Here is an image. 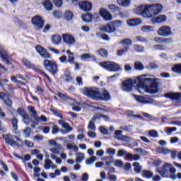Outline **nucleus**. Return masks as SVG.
<instances>
[{
	"instance_id": "f257e3e1",
	"label": "nucleus",
	"mask_w": 181,
	"mask_h": 181,
	"mask_svg": "<svg viewBox=\"0 0 181 181\" xmlns=\"http://www.w3.org/2000/svg\"><path fill=\"white\" fill-rule=\"evenodd\" d=\"M135 83H137L138 91L141 94L148 93V94H156L158 93V84L159 78L153 75H143L139 76Z\"/></svg>"
},
{
	"instance_id": "f03ea898",
	"label": "nucleus",
	"mask_w": 181,
	"mask_h": 181,
	"mask_svg": "<svg viewBox=\"0 0 181 181\" xmlns=\"http://www.w3.org/2000/svg\"><path fill=\"white\" fill-rule=\"evenodd\" d=\"M156 172L158 173H160V176L162 177H169V173L170 174V177L173 180H176V175H175L176 173V168H174L173 165L165 163L161 169L158 168L156 169Z\"/></svg>"
},
{
	"instance_id": "7ed1b4c3",
	"label": "nucleus",
	"mask_w": 181,
	"mask_h": 181,
	"mask_svg": "<svg viewBox=\"0 0 181 181\" xmlns=\"http://www.w3.org/2000/svg\"><path fill=\"white\" fill-rule=\"evenodd\" d=\"M3 139L5 143L9 146H23V141L21 138L16 135H13L11 133H7L2 135Z\"/></svg>"
},
{
	"instance_id": "20e7f679",
	"label": "nucleus",
	"mask_w": 181,
	"mask_h": 181,
	"mask_svg": "<svg viewBox=\"0 0 181 181\" xmlns=\"http://www.w3.org/2000/svg\"><path fill=\"white\" fill-rule=\"evenodd\" d=\"M82 93L92 100H98L100 98V88H85Z\"/></svg>"
},
{
	"instance_id": "39448f33",
	"label": "nucleus",
	"mask_w": 181,
	"mask_h": 181,
	"mask_svg": "<svg viewBox=\"0 0 181 181\" xmlns=\"http://www.w3.org/2000/svg\"><path fill=\"white\" fill-rule=\"evenodd\" d=\"M136 15L139 16H143L144 18H151V14H149V5L141 4L136 7L134 10Z\"/></svg>"
},
{
	"instance_id": "423d86ee",
	"label": "nucleus",
	"mask_w": 181,
	"mask_h": 181,
	"mask_svg": "<svg viewBox=\"0 0 181 181\" xmlns=\"http://www.w3.org/2000/svg\"><path fill=\"white\" fill-rule=\"evenodd\" d=\"M157 33L158 36H161L162 37H169V36H172L173 35L172 28L168 25L160 27L157 31Z\"/></svg>"
},
{
	"instance_id": "0eeeda50",
	"label": "nucleus",
	"mask_w": 181,
	"mask_h": 181,
	"mask_svg": "<svg viewBox=\"0 0 181 181\" xmlns=\"http://www.w3.org/2000/svg\"><path fill=\"white\" fill-rule=\"evenodd\" d=\"M31 22L37 30H40L45 25V21L40 16H35L32 18Z\"/></svg>"
},
{
	"instance_id": "6e6552de",
	"label": "nucleus",
	"mask_w": 181,
	"mask_h": 181,
	"mask_svg": "<svg viewBox=\"0 0 181 181\" xmlns=\"http://www.w3.org/2000/svg\"><path fill=\"white\" fill-rule=\"evenodd\" d=\"M162 4H160L148 5L149 15H151V18H152L153 15H159V13L162 12Z\"/></svg>"
},
{
	"instance_id": "1a4fd4ad",
	"label": "nucleus",
	"mask_w": 181,
	"mask_h": 181,
	"mask_svg": "<svg viewBox=\"0 0 181 181\" xmlns=\"http://www.w3.org/2000/svg\"><path fill=\"white\" fill-rule=\"evenodd\" d=\"M135 100L140 104H153L155 100L149 97L134 95Z\"/></svg>"
},
{
	"instance_id": "9d476101",
	"label": "nucleus",
	"mask_w": 181,
	"mask_h": 181,
	"mask_svg": "<svg viewBox=\"0 0 181 181\" xmlns=\"http://www.w3.org/2000/svg\"><path fill=\"white\" fill-rule=\"evenodd\" d=\"M164 97H165V98H170V100L175 101V103H180L181 101V93L170 92L165 93Z\"/></svg>"
},
{
	"instance_id": "9b49d317",
	"label": "nucleus",
	"mask_w": 181,
	"mask_h": 181,
	"mask_svg": "<svg viewBox=\"0 0 181 181\" xmlns=\"http://www.w3.org/2000/svg\"><path fill=\"white\" fill-rule=\"evenodd\" d=\"M17 112L22 117V121L25 125L30 124V117H29V115L23 109L18 108Z\"/></svg>"
},
{
	"instance_id": "f8f14e48",
	"label": "nucleus",
	"mask_w": 181,
	"mask_h": 181,
	"mask_svg": "<svg viewBox=\"0 0 181 181\" xmlns=\"http://www.w3.org/2000/svg\"><path fill=\"white\" fill-rule=\"evenodd\" d=\"M62 39L64 43L69 46H73V45L76 44V39L71 34H62Z\"/></svg>"
},
{
	"instance_id": "ddd939ff",
	"label": "nucleus",
	"mask_w": 181,
	"mask_h": 181,
	"mask_svg": "<svg viewBox=\"0 0 181 181\" xmlns=\"http://www.w3.org/2000/svg\"><path fill=\"white\" fill-rule=\"evenodd\" d=\"M101 118H105V117L100 114L95 115L93 117L92 120L89 122L88 129H89V131H95V125L94 124V121H97V119H101Z\"/></svg>"
},
{
	"instance_id": "4468645a",
	"label": "nucleus",
	"mask_w": 181,
	"mask_h": 181,
	"mask_svg": "<svg viewBox=\"0 0 181 181\" xmlns=\"http://www.w3.org/2000/svg\"><path fill=\"white\" fill-rule=\"evenodd\" d=\"M99 65L103 69H121V66L118 64L110 61L100 62Z\"/></svg>"
},
{
	"instance_id": "2eb2a0df",
	"label": "nucleus",
	"mask_w": 181,
	"mask_h": 181,
	"mask_svg": "<svg viewBox=\"0 0 181 181\" xmlns=\"http://www.w3.org/2000/svg\"><path fill=\"white\" fill-rule=\"evenodd\" d=\"M0 56L4 63H6V64H11V55L8 54V51H6L5 48L0 49Z\"/></svg>"
},
{
	"instance_id": "dca6fc26",
	"label": "nucleus",
	"mask_w": 181,
	"mask_h": 181,
	"mask_svg": "<svg viewBox=\"0 0 181 181\" xmlns=\"http://www.w3.org/2000/svg\"><path fill=\"white\" fill-rule=\"evenodd\" d=\"M79 8L84 12H90L93 8V4L88 1H80Z\"/></svg>"
},
{
	"instance_id": "f3484780",
	"label": "nucleus",
	"mask_w": 181,
	"mask_h": 181,
	"mask_svg": "<svg viewBox=\"0 0 181 181\" xmlns=\"http://www.w3.org/2000/svg\"><path fill=\"white\" fill-rule=\"evenodd\" d=\"M100 30H102V32H106L107 33H114L117 31V28L115 26H114V25L110 23L105 25H102L100 27Z\"/></svg>"
},
{
	"instance_id": "a211bd4d",
	"label": "nucleus",
	"mask_w": 181,
	"mask_h": 181,
	"mask_svg": "<svg viewBox=\"0 0 181 181\" xmlns=\"http://www.w3.org/2000/svg\"><path fill=\"white\" fill-rule=\"evenodd\" d=\"M100 15L105 21H112V15H111V13L108 10L104 8L100 9Z\"/></svg>"
},
{
	"instance_id": "6ab92c4d",
	"label": "nucleus",
	"mask_w": 181,
	"mask_h": 181,
	"mask_svg": "<svg viewBox=\"0 0 181 181\" xmlns=\"http://www.w3.org/2000/svg\"><path fill=\"white\" fill-rule=\"evenodd\" d=\"M50 156L52 157V155H60L62 152H64V148H63V146L62 144L57 145L55 147H52L49 148Z\"/></svg>"
},
{
	"instance_id": "aec40b11",
	"label": "nucleus",
	"mask_w": 181,
	"mask_h": 181,
	"mask_svg": "<svg viewBox=\"0 0 181 181\" xmlns=\"http://www.w3.org/2000/svg\"><path fill=\"white\" fill-rule=\"evenodd\" d=\"M35 49L37 53H39V54L41 56V57H43L44 59H50V57H52V55H50L49 52H47V50H46L43 47L40 46H37Z\"/></svg>"
},
{
	"instance_id": "412c9836",
	"label": "nucleus",
	"mask_w": 181,
	"mask_h": 181,
	"mask_svg": "<svg viewBox=\"0 0 181 181\" xmlns=\"http://www.w3.org/2000/svg\"><path fill=\"white\" fill-rule=\"evenodd\" d=\"M122 90L123 91H131L132 90V79L124 81L122 83Z\"/></svg>"
},
{
	"instance_id": "4be33fe9",
	"label": "nucleus",
	"mask_w": 181,
	"mask_h": 181,
	"mask_svg": "<svg viewBox=\"0 0 181 181\" xmlns=\"http://www.w3.org/2000/svg\"><path fill=\"white\" fill-rule=\"evenodd\" d=\"M0 100H3L4 104L7 107H12V100L9 98V95L4 92H0Z\"/></svg>"
},
{
	"instance_id": "5701e85b",
	"label": "nucleus",
	"mask_w": 181,
	"mask_h": 181,
	"mask_svg": "<svg viewBox=\"0 0 181 181\" xmlns=\"http://www.w3.org/2000/svg\"><path fill=\"white\" fill-rule=\"evenodd\" d=\"M44 168L47 170H49V169H57V165H54L52 160L47 158L44 162Z\"/></svg>"
},
{
	"instance_id": "b1692460",
	"label": "nucleus",
	"mask_w": 181,
	"mask_h": 181,
	"mask_svg": "<svg viewBox=\"0 0 181 181\" xmlns=\"http://www.w3.org/2000/svg\"><path fill=\"white\" fill-rule=\"evenodd\" d=\"M141 23L142 20H141V18H133L127 20V24L132 28H133L134 26H138L139 25H141Z\"/></svg>"
},
{
	"instance_id": "393cba45",
	"label": "nucleus",
	"mask_w": 181,
	"mask_h": 181,
	"mask_svg": "<svg viewBox=\"0 0 181 181\" xmlns=\"http://www.w3.org/2000/svg\"><path fill=\"white\" fill-rule=\"evenodd\" d=\"M58 124L61 125L64 129H66V132L63 131L62 134H66V132H70V131H73V128L70 127L69 123L66 122L64 120H59Z\"/></svg>"
},
{
	"instance_id": "a878e982",
	"label": "nucleus",
	"mask_w": 181,
	"mask_h": 181,
	"mask_svg": "<svg viewBox=\"0 0 181 181\" xmlns=\"http://www.w3.org/2000/svg\"><path fill=\"white\" fill-rule=\"evenodd\" d=\"M98 100H102L103 101H110L111 100V95L107 90H104L102 93H99Z\"/></svg>"
},
{
	"instance_id": "bb28decb",
	"label": "nucleus",
	"mask_w": 181,
	"mask_h": 181,
	"mask_svg": "<svg viewBox=\"0 0 181 181\" xmlns=\"http://www.w3.org/2000/svg\"><path fill=\"white\" fill-rule=\"evenodd\" d=\"M44 66L47 69H57V64H56L54 61H49V59H46L44 61Z\"/></svg>"
},
{
	"instance_id": "cd10ccee",
	"label": "nucleus",
	"mask_w": 181,
	"mask_h": 181,
	"mask_svg": "<svg viewBox=\"0 0 181 181\" xmlns=\"http://www.w3.org/2000/svg\"><path fill=\"white\" fill-rule=\"evenodd\" d=\"M152 22L153 23H163V22H166V16L160 15L157 17H154L152 18Z\"/></svg>"
},
{
	"instance_id": "c85d7f7f",
	"label": "nucleus",
	"mask_w": 181,
	"mask_h": 181,
	"mask_svg": "<svg viewBox=\"0 0 181 181\" xmlns=\"http://www.w3.org/2000/svg\"><path fill=\"white\" fill-rule=\"evenodd\" d=\"M81 60H88V59H90V60H93V62H97V58L94 55H91L89 53H85L81 55H80Z\"/></svg>"
},
{
	"instance_id": "c756f323",
	"label": "nucleus",
	"mask_w": 181,
	"mask_h": 181,
	"mask_svg": "<svg viewBox=\"0 0 181 181\" xmlns=\"http://www.w3.org/2000/svg\"><path fill=\"white\" fill-rule=\"evenodd\" d=\"M43 6L48 12L53 9V4H52L50 0H45L43 3Z\"/></svg>"
},
{
	"instance_id": "7c9ffc66",
	"label": "nucleus",
	"mask_w": 181,
	"mask_h": 181,
	"mask_svg": "<svg viewBox=\"0 0 181 181\" xmlns=\"http://www.w3.org/2000/svg\"><path fill=\"white\" fill-rule=\"evenodd\" d=\"M75 155H76L75 162L76 163H81V162L84 160L85 159L84 153L78 152V153H76Z\"/></svg>"
},
{
	"instance_id": "2f4dec72",
	"label": "nucleus",
	"mask_w": 181,
	"mask_h": 181,
	"mask_svg": "<svg viewBox=\"0 0 181 181\" xmlns=\"http://www.w3.org/2000/svg\"><path fill=\"white\" fill-rule=\"evenodd\" d=\"M52 42L53 45H60L62 43V36L59 35H54L52 37Z\"/></svg>"
},
{
	"instance_id": "473e14b6",
	"label": "nucleus",
	"mask_w": 181,
	"mask_h": 181,
	"mask_svg": "<svg viewBox=\"0 0 181 181\" xmlns=\"http://www.w3.org/2000/svg\"><path fill=\"white\" fill-rule=\"evenodd\" d=\"M117 2L119 6H123L124 8H127L131 5V0H117Z\"/></svg>"
},
{
	"instance_id": "72a5a7b5",
	"label": "nucleus",
	"mask_w": 181,
	"mask_h": 181,
	"mask_svg": "<svg viewBox=\"0 0 181 181\" xmlns=\"http://www.w3.org/2000/svg\"><path fill=\"white\" fill-rule=\"evenodd\" d=\"M73 111H76L77 112L81 111V103L78 102H74L72 105Z\"/></svg>"
},
{
	"instance_id": "f704fd0d",
	"label": "nucleus",
	"mask_w": 181,
	"mask_h": 181,
	"mask_svg": "<svg viewBox=\"0 0 181 181\" xmlns=\"http://www.w3.org/2000/svg\"><path fill=\"white\" fill-rule=\"evenodd\" d=\"M22 63L23 66H25V67H29L30 69L35 68V64H32V62H30V61L28 60L26 58L23 59Z\"/></svg>"
},
{
	"instance_id": "c9c22d12",
	"label": "nucleus",
	"mask_w": 181,
	"mask_h": 181,
	"mask_svg": "<svg viewBox=\"0 0 181 181\" xmlns=\"http://www.w3.org/2000/svg\"><path fill=\"white\" fill-rule=\"evenodd\" d=\"M154 28L152 25H144L141 27V30L144 32V33H149L151 32H154Z\"/></svg>"
},
{
	"instance_id": "e433bc0d",
	"label": "nucleus",
	"mask_w": 181,
	"mask_h": 181,
	"mask_svg": "<svg viewBox=\"0 0 181 181\" xmlns=\"http://www.w3.org/2000/svg\"><path fill=\"white\" fill-rule=\"evenodd\" d=\"M81 18L83 22L90 23L93 21V14L87 13L86 15H82Z\"/></svg>"
},
{
	"instance_id": "4c0bfd02",
	"label": "nucleus",
	"mask_w": 181,
	"mask_h": 181,
	"mask_svg": "<svg viewBox=\"0 0 181 181\" xmlns=\"http://www.w3.org/2000/svg\"><path fill=\"white\" fill-rule=\"evenodd\" d=\"M73 17H74L73 12L70 11H65L64 14V19H66V21H71V19H73Z\"/></svg>"
},
{
	"instance_id": "58836bf2",
	"label": "nucleus",
	"mask_w": 181,
	"mask_h": 181,
	"mask_svg": "<svg viewBox=\"0 0 181 181\" xmlns=\"http://www.w3.org/2000/svg\"><path fill=\"white\" fill-rule=\"evenodd\" d=\"M111 25H113L115 28H121L124 25V21L121 20H115L110 22Z\"/></svg>"
},
{
	"instance_id": "ea45409f",
	"label": "nucleus",
	"mask_w": 181,
	"mask_h": 181,
	"mask_svg": "<svg viewBox=\"0 0 181 181\" xmlns=\"http://www.w3.org/2000/svg\"><path fill=\"white\" fill-rule=\"evenodd\" d=\"M103 160L105 161V164L110 166V165L114 163V158L110 156H105L102 158Z\"/></svg>"
},
{
	"instance_id": "a19ab883",
	"label": "nucleus",
	"mask_w": 181,
	"mask_h": 181,
	"mask_svg": "<svg viewBox=\"0 0 181 181\" xmlns=\"http://www.w3.org/2000/svg\"><path fill=\"white\" fill-rule=\"evenodd\" d=\"M143 177H146L147 179H151L153 176V173L149 170H144L141 173Z\"/></svg>"
},
{
	"instance_id": "79ce46f5",
	"label": "nucleus",
	"mask_w": 181,
	"mask_h": 181,
	"mask_svg": "<svg viewBox=\"0 0 181 181\" xmlns=\"http://www.w3.org/2000/svg\"><path fill=\"white\" fill-rule=\"evenodd\" d=\"M108 9H110V11H111L112 12H119V11H121V8L115 4H109Z\"/></svg>"
},
{
	"instance_id": "37998d69",
	"label": "nucleus",
	"mask_w": 181,
	"mask_h": 181,
	"mask_svg": "<svg viewBox=\"0 0 181 181\" xmlns=\"http://www.w3.org/2000/svg\"><path fill=\"white\" fill-rule=\"evenodd\" d=\"M115 138H116V139H118L119 141H121L122 138H124V135H122V131L116 130L115 132Z\"/></svg>"
},
{
	"instance_id": "c03bdc74",
	"label": "nucleus",
	"mask_w": 181,
	"mask_h": 181,
	"mask_svg": "<svg viewBox=\"0 0 181 181\" xmlns=\"http://www.w3.org/2000/svg\"><path fill=\"white\" fill-rule=\"evenodd\" d=\"M95 160H97V158L95 156H91L86 160V164L90 166V165H93Z\"/></svg>"
},
{
	"instance_id": "a18cd8bd",
	"label": "nucleus",
	"mask_w": 181,
	"mask_h": 181,
	"mask_svg": "<svg viewBox=\"0 0 181 181\" xmlns=\"http://www.w3.org/2000/svg\"><path fill=\"white\" fill-rule=\"evenodd\" d=\"M30 132H32V129L30 127H26L23 130L24 138H29L30 136Z\"/></svg>"
},
{
	"instance_id": "49530a36",
	"label": "nucleus",
	"mask_w": 181,
	"mask_h": 181,
	"mask_svg": "<svg viewBox=\"0 0 181 181\" xmlns=\"http://www.w3.org/2000/svg\"><path fill=\"white\" fill-rule=\"evenodd\" d=\"M28 111H30L32 117H33L34 119L35 117H37V112L35 110V107L33 106H28Z\"/></svg>"
},
{
	"instance_id": "de8ad7c7",
	"label": "nucleus",
	"mask_w": 181,
	"mask_h": 181,
	"mask_svg": "<svg viewBox=\"0 0 181 181\" xmlns=\"http://www.w3.org/2000/svg\"><path fill=\"white\" fill-rule=\"evenodd\" d=\"M35 121L40 122H47V118H46V116L41 115L40 117L39 115L35 117Z\"/></svg>"
},
{
	"instance_id": "09e8293b",
	"label": "nucleus",
	"mask_w": 181,
	"mask_h": 181,
	"mask_svg": "<svg viewBox=\"0 0 181 181\" xmlns=\"http://www.w3.org/2000/svg\"><path fill=\"white\" fill-rule=\"evenodd\" d=\"M121 44L124 46H131L132 45V40L129 38L124 39L121 41Z\"/></svg>"
},
{
	"instance_id": "8fccbe9b",
	"label": "nucleus",
	"mask_w": 181,
	"mask_h": 181,
	"mask_svg": "<svg viewBox=\"0 0 181 181\" xmlns=\"http://www.w3.org/2000/svg\"><path fill=\"white\" fill-rule=\"evenodd\" d=\"M135 39L137 42H141V43H148V42H149L148 38H145L142 36H136Z\"/></svg>"
},
{
	"instance_id": "3c124183",
	"label": "nucleus",
	"mask_w": 181,
	"mask_h": 181,
	"mask_svg": "<svg viewBox=\"0 0 181 181\" xmlns=\"http://www.w3.org/2000/svg\"><path fill=\"white\" fill-rule=\"evenodd\" d=\"M177 130V129L176 127H165L164 129L165 132L168 134V135H170L172 132H176Z\"/></svg>"
},
{
	"instance_id": "603ef678",
	"label": "nucleus",
	"mask_w": 181,
	"mask_h": 181,
	"mask_svg": "<svg viewBox=\"0 0 181 181\" xmlns=\"http://www.w3.org/2000/svg\"><path fill=\"white\" fill-rule=\"evenodd\" d=\"M148 136H151L152 138H158L159 134L156 130H150L148 132Z\"/></svg>"
},
{
	"instance_id": "864d4df0",
	"label": "nucleus",
	"mask_w": 181,
	"mask_h": 181,
	"mask_svg": "<svg viewBox=\"0 0 181 181\" xmlns=\"http://www.w3.org/2000/svg\"><path fill=\"white\" fill-rule=\"evenodd\" d=\"M53 16L56 19H60L63 18V13L61 11H55L53 12Z\"/></svg>"
},
{
	"instance_id": "5fc2aeb1",
	"label": "nucleus",
	"mask_w": 181,
	"mask_h": 181,
	"mask_svg": "<svg viewBox=\"0 0 181 181\" xmlns=\"http://www.w3.org/2000/svg\"><path fill=\"white\" fill-rule=\"evenodd\" d=\"M52 2L57 8H62L63 6V0H52Z\"/></svg>"
},
{
	"instance_id": "6e6d98bb",
	"label": "nucleus",
	"mask_w": 181,
	"mask_h": 181,
	"mask_svg": "<svg viewBox=\"0 0 181 181\" xmlns=\"http://www.w3.org/2000/svg\"><path fill=\"white\" fill-rule=\"evenodd\" d=\"M40 168L39 167H35L34 168V174L33 177H40Z\"/></svg>"
},
{
	"instance_id": "4d7b16f0",
	"label": "nucleus",
	"mask_w": 181,
	"mask_h": 181,
	"mask_svg": "<svg viewBox=\"0 0 181 181\" xmlns=\"http://www.w3.org/2000/svg\"><path fill=\"white\" fill-rule=\"evenodd\" d=\"M98 53L101 56V57H107V56H108V52H107V49H99Z\"/></svg>"
},
{
	"instance_id": "13d9d810",
	"label": "nucleus",
	"mask_w": 181,
	"mask_h": 181,
	"mask_svg": "<svg viewBox=\"0 0 181 181\" xmlns=\"http://www.w3.org/2000/svg\"><path fill=\"white\" fill-rule=\"evenodd\" d=\"M51 159H52V160H55V162L57 165H62V160H61L60 158H57V156L51 155Z\"/></svg>"
},
{
	"instance_id": "bf43d9fd",
	"label": "nucleus",
	"mask_w": 181,
	"mask_h": 181,
	"mask_svg": "<svg viewBox=\"0 0 181 181\" xmlns=\"http://www.w3.org/2000/svg\"><path fill=\"white\" fill-rule=\"evenodd\" d=\"M58 96L59 97V98H61V100H63L64 101H67L68 100H71V98H69V96H67V95L63 94L62 93H59Z\"/></svg>"
},
{
	"instance_id": "052dcab7",
	"label": "nucleus",
	"mask_w": 181,
	"mask_h": 181,
	"mask_svg": "<svg viewBox=\"0 0 181 181\" xmlns=\"http://www.w3.org/2000/svg\"><path fill=\"white\" fill-rule=\"evenodd\" d=\"M133 166L134 168V172H136V173H140L141 172V165L139 163H133Z\"/></svg>"
},
{
	"instance_id": "680f3d73",
	"label": "nucleus",
	"mask_w": 181,
	"mask_h": 181,
	"mask_svg": "<svg viewBox=\"0 0 181 181\" xmlns=\"http://www.w3.org/2000/svg\"><path fill=\"white\" fill-rule=\"evenodd\" d=\"M12 127L15 131H16V129H18V119H16V118L12 119Z\"/></svg>"
},
{
	"instance_id": "e2e57ef3",
	"label": "nucleus",
	"mask_w": 181,
	"mask_h": 181,
	"mask_svg": "<svg viewBox=\"0 0 181 181\" xmlns=\"http://www.w3.org/2000/svg\"><path fill=\"white\" fill-rule=\"evenodd\" d=\"M115 166L117 168H122L124 166V163L121 160H116L115 161Z\"/></svg>"
},
{
	"instance_id": "0e129e2a",
	"label": "nucleus",
	"mask_w": 181,
	"mask_h": 181,
	"mask_svg": "<svg viewBox=\"0 0 181 181\" xmlns=\"http://www.w3.org/2000/svg\"><path fill=\"white\" fill-rule=\"evenodd\" d=\"M24 143L25 145H26L28 148H33V146L35 145V143H33V141L29 140H25Z\"/></svg>"
},
{
	"instance_id": "69168bd1",
	"label": "nucleus",
	"mask_w": 181,
	"mask_h": 181,
	"mask_svg": "<svg viewBox=\"0 0 181 181\" xmlns=\"http://www.w3.org/2000/svg\"><path fill=\"white\" fill-rule=\"evenodd\" d=\"M89 177H90V176L88 175V173H84L83 174H82L81 180V181H88Z\"/></svg>"
},
{
	"instance_id": "338daca9",
	"label": "nucleus",
	"mask_w": 181,
	"mask_h": 181,
	"mask_svg": "<svg viewBox=\"0 0 181 181\" xmlns=\"http://www.w3.org/2000/svg\"><path fill=\"white\" fill-rule=\"evenodd\" d=\"M134 68L135 69H144V64L141 62H134Z\"/></svg>"
},
{
	"instance_id": "774afa93",
	"label": "nucleus",
	"mask_w": 181,
	"mask_h": 181,
	"mask_svg": "<svg viewBox=\"0 0 181 181\" xmlns=\"http://www.w3.org/2000/svg\"><path fill=\"white\" fill-rule=\"evenodd\" d=\"M115 149L112 148H107L106 150V153H108V155H115Z\"/></svg>"
}]
</instances>
